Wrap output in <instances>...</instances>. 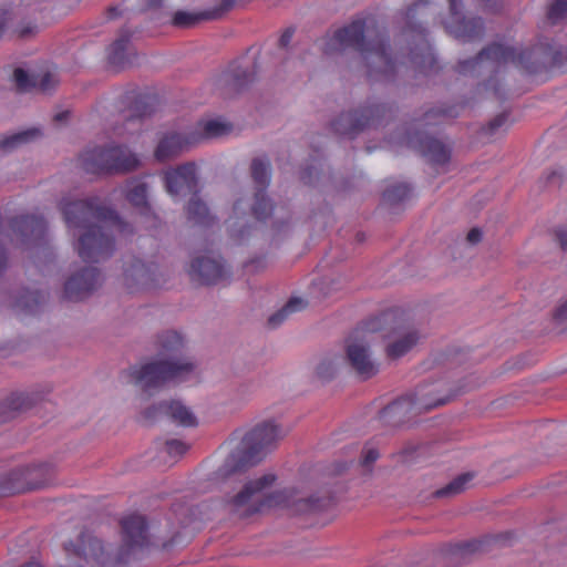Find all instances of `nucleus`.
I'll return each mask as SVG.
<instances>
[{"label":"nucleus","instance_id":"nucleus-1","mask_svg":"<svg viewBox=\"0 0 567 567\" xmlns=\"http://www.w3.org/2000/svg\"><path fill=\"white\" fill-rule=\"evenodd\" d=\"M68 228L78 237L74 247L85 262L104 260L114 249V235L131 233L128 224L113 212L99 205L96 198L71 200L65 197L60 203Z\"/></svg>","mask_w":567,"mask_h":567},{"label":"nucleus","instance_id":"nucleus-2","mask_svg":"<svg viewBox=\"0 0 567 567\" xmlns=\"http://www.w3.org/2000/svg\"><path fill=\"white\" fill-rule=\"evenodd\" d=\"M276 481L272 474H264L255 478L233 477L225 488L224 504L240 516H248L265 508L287 507L293 514H315L321 511L327 501L306 496L295 489L270 493Z\"/></svg>","mask_w":567,"mask_h":567},{"label":"nucleus","instance_id":"nucleus-3","mask_svg":"<svg viewBox=\"0 0 567 567\" xmlns=\"http://www.w3.org/2000/svg\"><path fill=\"white\" fill-rule=\"evenodd\" d=\"M185 342L176 331H167L159 337L158 357L127 372V382L151 393L171 381L186 378L194 371V362L184 355Z\"/></svg>","mask_w":567,"mask_h":567},{"label":"nucleus","instance_id":"nucleus-4","mask_svg":"<svg viewBox=\"0 0 567 567\" xmlns=\"http://www.w3.org/2000/svg\"><path fill=\"white\" fill-rule=\"evenodd\" d=\"M566 61L567 52L563 48L538 45L532 50L517 52L509 47L493 44L474 60L462 61L458 68L461 73H467L476 66L494 68L512 62L528 73H537L548 66H561Z\"/></svg>","mask_w":567,"mask_h":567},{"label":"nucleus","instance_id":"nucleus-5","mask_svg":"<svg viewBox=\"0 0 567 567\" xmlns=\"http://www.w3.org/2000/svg\"><path fill=\"white\" fill-rule=\"evenodd\" d=\"M348 48H354L360 53L370 78H388L395 69L386 52L384 40L377 38L365 41L364 23L360 20L338 30L328 41L324 50L327 53H332Z\"/></svg>","mask_w":567,"mask_h":567},{"label":"nucleus","instance_id":"nucleus-6","mask_svg":"<svg viewBox=\"0 0 567 567\" xmlns=\"http://www.w3.org/2000/svg\"><path fill=\"white\" fill-rule=\"evenodd\" d=\"M81 168L90 174L126 173L140 166V158L128 148L118 145L86 148L79 157Z\"/></svg>","mask_w":567,"mask_h":567},{"label":"nucleus","instance_id":"nucleus-7","mask_svg":"<svg viewBox=\"0 0 567 567\" xmlns=\"http://www.w3.org/2000/svg\"><path fill=\"white\" fill-rule=\"evenodd\" d=\"M286 434L287 431L272 420L258 423L243 439V457L250 463L259 461L264 453L276 446Z\"/></svg>","mask_w":567,"mask_h":567},{"label":"nucleus","instance_id":"nucleus-8","mask_svg":"<svg viewBox=\"0 0 567 567\" xmlns=\"http://www.w3.org/2000/svg\"><path fill=\"white\" fill-rule=\"evenodd\" d=\"M251 175L254 181L260 186L254 197L250 199H239L234 205V214L237 218L246 215L247 208L251 209L252 215L257 219H265L271 212V204L264 193V188L269 182V165L262 159H254L251 164Z\"/></svg>","mask_w":567,"mask_h":567},{"label":"nucleus","instance_id":"nucleus-9","mask_svg":"<svg viewBox=\"0 0 567 567\" xmlns=\"http://www.w3.org/2000/svg\"><path fill=\"white\" fill-rule=\"evenodd\" d=\"M156 276L157 267L154 264L134 258L124 267L123 281L131 292H135L155 287L158 281Z\"/></svg>","mask_w":567,"mask_h":567},{"label":"nucleus","instance_id":"nucleus-10","mask_svg":"<svg viewBox=\"0 0 567 567\" xmlns=\"http://www.w3.org/2000/svg\"><path fill=\"white\" fill-rule=\"evenodd\" d=\"M384 112V107L377 105L362 111L343 113L334 121L333 130L341 135H354L364 127L374 125Z\"/></svg>","mask_w":567,"mask_h":567},{"label":"nucleus","instance_id":"nucleus-11","mask_svg":"<svg viewBox=\"0 0 567 567\" xmlns=\"http://www.w3.org/2000/svg\"><path fill=\"white\" fill-rule=\"evenodd\" d=\"M227 269L220 258L203 256L195 258L189 267L193 280L205 285H215L227 278Z\"/></svg>","mask_w":567,"mask_h":567},{"label":"nucleus","instance_id":"nucleus-12","mask_svg":"<svg viewBox=\"0 0 567 567\" xmlns=\"http://www.w3.org/2000/svg\"><path fill=\"white\" fill-rule=\"evenodd\" d=\"M101 284V275L94 267H85L71 276L64 286V295L70 300H81Z\"/></svg>","mask_w":567,"mask_h":567},{"label":"nucleus","instance_id":"nucleus-13","mask_svg":"<svg viewBox=\"0 0 567 567\" xmlns=\"http://www.w3.org/2000/svg\"><path fill=\"white\" fill-rule=\"evenodd\" d=\"M449 2L451 21L446 23L447 31L462 41H471L480 38L483 34V23L481 19L465 20L457 10L461 0H449Z\"/></svg>","mask_w":567,"mask_h":567},{"label":"nucleus","instance_id":"nucleus-14","mask_svg":"<svg viewBox=\"0 0 567 567\" xmlns=\"http://www.w3.org/2000/svg\"><path fill=\"white\" fill-rule=\"evenodd\" d=\"M11 227L14 233L13 240L21 246L38 244L45 233L44 220L35 216L17 218L12 221Z\"/></svg>","mask_w":567,"mask_h":567},{"label":"nucleus","instance_id":"nucleus-15","mask_svg":"<svg viewBox=\"0 0 567 567\" xmlns=\"http://www.w3.org/2000/svg\"><path fill=\"white\" fill-rule=\"evenodd\" d=\"M167 192L173 196L193 193L196 188L195 165L186 164L165 175Z\"/></svg>","mask_w":567,"mask_h":567},{"label":"nucleus","instance_id":"nucleus-16","mask_svg":"<svg viewBox=\"0 0 567 567\" xmlns=\"http://www.w3.org/2000/svg\"><path fill=\"white\" fill-rule=\"evenodd\" d=\"M347 357L351 367L363 379L378 373L379 368L371 359L368 346L362 341H353L347 347Z\"/></svg>","mask_w":567,"mask_h":567},{"label":"nucleus","instance_id":"nucleus-17","mask_svg":"<svg viewBox=\"0 0 567 567\" xmlns=\"http://www.w3.org/2000/svg\"><path fill=\"white\" fill-rule=\"evenodd\" d=\"M421 340L420 332L413 327L396 328L386 346V354L399 359L410 352Z\"/></svg>","mask_w":567,"mask_h":567},{"label":"nucleus","instance_id":"nucleus-18","mask_svg":"<svg viewBox=\"0 0 567 567\" xmlns=\"http://www.w3.org/2000/svg\"><path fill=\"white\" fill-rule=\"evenodd\" d=\"M65 550L74 553L83 560V564H80L81 567H93L95 564H100L104 553L101 540L92 535H82L76 546L73 544L66 545Z\"/></svg>","mask_w":567,"mask_h":567},{"label":"nucleus","instance_id":"nucleus-19","mask_svg":"<svg viewBox=\"0 0 567 567\" xmlns=\"http://www.w3.org/2000/svg\"><path fill=\"white\" fill-rule=\"evenodd\" d=\"M124 539L130 548L141 546L145 542L146 522L141 515H131L122 520Z\"/></svg>","mask_w":567,"mask_h":567},{"label":"nucleus","instance_id":"nucleus-20","mask_svg":"<svg viewBox=\"0 0 567 567\" xmlns=\"http://www.w3.org/2000/svg\"><path fill=\"white\" fill-rule=\"evenodd\" d=\"M157 411L161 414L167 415L179 425L195 426L197 424L194 413L178 401L161 403Z\"/></svg>","mask_w":567,"mask_h":567},{"label":"nucleus","instance_id":"nucleus-21","mask_svg":"<svg viewBox=\"0 0 567 567\" xmlns=\"http://www.w3.org/2000/svg\"><path fill=\"white\" fill-rule=\"evenodd\" d=\"M186 146V141L179 134H172L159 142L155 156L158 161H166L179 154Z\"/></svg>","mask_w":567,"mask_h":567},{"label":"nucleus","instance_id":"nucleus-22","mask_svg":"<svg viewBox=\"0 0 567 567\" xmlns=\"http://www.w3.org/2000/svg\"><path fill=\"white\" fill-rule=\"evenodd\" d=\"M420 147L434 164L443 165L450 159V151L437 140L426 138L420 143Z\"/></svg>","mask_w":567,"mask_h":567},{"label":"nucleus","instance_id":"nucleus-23","mask_svg":"<svg viewBox=\"0 0 567 567\" xmlns=\"http://www.w3.org/2000/svg\"><path fill=\"white\" fill-rule=\"evenodd\" d=\"M187 217L189 221L195 225H209L213 218L209 215L208 208L202 199L194 194L189 199L187 206Z\"/></svg>","mask_w":567,"mask_h":567},{"label":"nucleus","instance_id":"nucleus-24","mask_svg":"<svg viewBox=\"0 0 567 567\" xmlns=\"http://www.w3.org/2000/svg\"><path fill=\"white\" fill-rule=\"evenodd\" d=\"M126 199L135 207L147 210V187L140 181H131L125 186Z\"/></svg>","mask_w":567,"mask_h":567},{"label":"nucleus","instance_id":"nucleus-25","mask_svg":"<svg viewBox=\"0 0 567 567\" xmlns=\"http://www.w3.org/2000/svg\"><path fill=\"white\" fill-rule=\"evenodd\" d=\"M39 135H40V131L37 128L14 133L10 136L2 138L0 142V147L3 151H12V150L19 147L20 145L32 141L33 138H35Z\"/></svg>","mask_w":567,"mask_h":567},{"label":"nucleus","instance_id":"nucleus-26","mask_svg":"<svg viewBox=\"0 0 567 567\" xmlns=\"http://www.w3.org/2000/svg\"><path fill=\"white\" fill-rule=\"evenodd\" d=\"M199 126L204 136L208 138L219 137L231 131V125L219 117L203 121Z\"/></svg>","mask_w":567,"mask_h":567},{"label":"nucleus","instance_id":"nucleus-27","mask_svg":"<svg viewBox=\"0 0 567 567\" xmlns=\"http://www.w3.org/2000/svg\"><path fill=\"white\" fill-rule=\"evenodd\" d=\"M473 475L470 473L462 474L450 482L445 487L436 492V496H454L457 495L471 486Z\"/></svg>","mask_w":567,"mask_h":567},{"label":"nucleus","instance_id":"nucleus-28","mask_svg":"<svg viewBox=\"0 0 567 567\" xmlns=\"http://www.w3.org/2000/svg\"><path fill=\"white\" fill-rule=\"evenodd\" d=\"M305 307L306 302L301 298H292L278 312L269 318V324L277 327L288 317V315L301 310Z\"/></svg>","mask_w":567,"mask_h":567},{"label":"nucleus","instance_id":"nucleus-29","mask_svg":"<svg viewBox=\"0 0 567 567\" xmlns=\"http://www.w3.org/2000/svg\"><path fill=\"white\" fill-rule=\"evenodd\" d=\"M7 404L11 411L21 412L30 409L34 404V399L29 393H13L8 398Z\"/></svg>","mask_w":567,"mask_h":567},{"label":"nucleus","instance_id":"nucleus-30","mask_svg":"<svg viewBox=\"0 0 567 567\" xmlns=\"http://www.w3.org/2000/svg\"><path fill=\"white\" fill-rule=\"evenodd\" d=\"M409 194L410 188L406 184H398L388 188L384 192L383 197L388 203L396 204L408 198Z\"/></svg>","mask_w":567,"mask_h":567},{"label":"nucleus","instance_id":"nucleus-31","mask_svg":"<svg viewBox=\"0 0 567 567\" xmlns=\"http://www.w3.org/2000/svg\"><path fill=\"white\" fill-rule=\"evenodd\" d=\"M205 18L204 13L196 14L187 11H177L173 17V23L177 27H190Z\"/></svg>","mask_w":567,"mask_h":567},{"label":"nucleus","instance_id":"nucleus-32","mask_svg":"<svg viewBox=\"0 0 567 567\" xmlns=\"http://www.w3.org/2000/svg\"><path fill=\"white\" fill-rule=\"evenodd\" d=\"M58 83V79L53 73L45 72L33 76V84L38 86L41 91L48 92L53 89Z\"/></svg>","mask_w":567,"mask_h":567},{"label":"nucleus","instance_id":"nucleus-33","mask_svg":"<svg viewBox=\"0 0 567 567\" xmlns=\"http://www.w3.org/2000/svg\"><path fill=\"white\" fill-rule=\"evenodd\" d=\"M548 18L554 22L567 19V0H557L550 8Z\"/></svg>","mask_w":567,"mask_h":567},{"label":"nucleus","instance_id":"nucleus-34","mask_svg":"<svg viewBox=\"0 0 567 567\" xmlns=\"http://www.w3.org/2000/svg\"><path fill=\"white\" fill-rule=\"evenodd\" d=\"M13 80L18 89L22 91H27L30 87L34 86L33 76L30 78L29 74L22 69H16L13 72Z\"/></svg>","mask_w":567,"mask_h":567},{"label":"nucleus","instance_id":"nucleus-35","mask_svg":"<svg viewBox=\"0 0 567 567\" xmlns=\"http://www.w3.org/2000/svg\"><path fill=\"white\" fill-rule=\"evenodd\" d=\"M427 395H429L427 392H423V391L420 392L413 403L419 409H426V410L442 405L445 403V400H442V399L432 400V399H429Z\"/></svg>","mask_w":567,"mask_h":567},{"label":"nucleus","instance_id":"nucleus-36","mask_svg":"<svg viewBox=\"0 0 567 567\" xmlns=\"http://www.w3.org/2000/svg\"><path fill=\"white\" fill-rule=\"evenodd\" d=\"M188 446L179 440H171L165 444L166 452L173 456H181L187 451Z\"/></svg>","mask_w":567,"mask_h":567},{"label":"nucleus","instance_id":"nucleus-37","mask_svg":"<svg viewBox=\"0 0 567 567\" xmlns=\"http://www.w3.org/2000/svg\"><path fill=\"white\" fill-rule=\"evenodd\" d=\"M379 458V452L372 446H365L362 451V464L370 466Z\"/></svg>","mask_w":567,"mask_h":567},{"label":"nucleus","instance_id":"nucleus-38","mask_svg":"<svg viewBox=\"0 0 567 567\" xmlns=\"http://www.w3.org/2000/svg\"><path fill=\"white\" fill-rule=\"evenodd\" d=\"M30 301L37 302L34 293L30 292L27 296H24L22 300L18 302V306L24 308L27 311H33V307L30 305Z\"/></svg>","mask_w":567,"mask_h":567},{"label":"nucleus","instance_id":"nucleus-39","mask_svg":"<svg viewBox=\"0 0 567 567\" xmlns=\"http://www.w3.org/2000/svg\"><path fill=\"white\" fill-rule=\"evenodd\" d=\"M507 121V115L506 114H499L498 116H496L492 122H491V130L492 131H495L497 130L498 127L503 126Z\"/></svg>","mask_w":567,"mask_h":567},{"label":"nucleus","instance_id":"nucleus-40","mask_svg":"<svg viewBox=\"0 0 567 567\" xmlns=\"http://www.w3.org/2000/svg\"><path fill=\"white\" fill-rule=\"evenodd\" d=\"M466 239L471 244H477L482 239V231L477 228H474L468 231Z\"/></svg>","mask_w":567,"mask_h":567},{"label":"nucleus","instance_id":"nucleus-41","mask_svg":"<svg viewBox=\"0 0 567 567\" xmlns=\"http://www.w3.org/2000/svg\"><path fill=\"white\" fill-rule=\"evenodd\" d=\"M556 317L560 320L567 319V298L558 306Z\"/></svg>","mask_w":567,"mask_h":567},{"label":"nucleus","instance_id":"nucleus-42","mask_svg":"<svg viewBox=\"0 0 567 567\" xmlns=\"http://www.w3.org/2000/svg\"><path fill=\"white\" fill-rule=\"evenodd\" d=\"M125 43H126V41L123 40V39H120V40L115 41L114 44H113L114 51L123 50L124 47H125Z\"/></svg>","mask_w":567,"mask_h":567},{"label":"nucleus","instance_id":"nucleus-43","mask_svg":"<svg viewBox=\"0 0 567 567\" xmlns=\"http://www.w3.org/2000/svg\"><path fill=\"white\" fill-rule=\"evenodd\" d=\"M291 39V33L289 31H287L286 33L282 34L281 39H280V43L282 45H287L289 43Z\"/></svg>","mask_w":567,"mask_h":567},{"label":"nucleus","instance_id":"nucleus-44","mask_svg":"<svg viewBox=\"0 0 567 567\" xmlns=\"http://www.w3.org/2000/svg\"><path fill=\"white\" fill-rule=\"evenodd\" d=\"M236 461V455L233 454L226 462L225 467H231Z\"/></svg>","mask_w":567,"mask_h":567},{"label":"nucleus","instance_id":"nucleus-45","mask_svg":"<svg viewBox=\"0 0 567 567\" xmlns=\"http://www.w3.org/2000/svg\"><path fill=\"white\" fill-rule=\"evenodd\" d=\"M559 239H560L561 247L566 248L567 247V234H561Z\"/></svg>","mask_w":567,"mask_h":567},{"label":"nucleus","instance_id":"nucleus-46","mask_svg":"<svg viewBox=\"0 0 567 567\" xmlns=\"http://www.w3.org/2000/svg\"><path fill=\"white\" fill-rule=\"evenodd\" d=\"M162 1L163 0H147V4L150 7H158V6H161Z\"/></svg>","mask_w":567,"mask_h":567},{"label":"nucleus","instance_id":"nucleus-47","mask_svg":"<svg viewBox=\"0 0 567 567\" xmlns=\"http://www.w3.org/2000/svg\"><path fill=\"white\" fill-rule=\"evenodd\" d=\"M404 143H406L409 146H415V142L410 136L404 138Z\"/></svg>","mask_w":567,"mask_h":567},{"label":"nucleus","instance_id":"nucleus-48","mask_svg":"<svg viewBox=\"0 0 567 567\" xmlns=\"http://www.w3.org/2000/svg\"><path fill=\"white\" fill-rule=\"evenodd\" d=\"M32 32V29H22L20 34L21 37H27L28 34H30Z\"/></svg>","mask_w":567,"mask_h":567},{"label":"nucleus","instance_id":"nucleus-49","mask_svg":"<svg viewBox=\"0 0 567 567\" xmlns=\"http://www.w3.org/2000/svg\"><path fill=\"white\" fill-rule=\"evenodd\" d=\"M24 567H41V566L39 564H37V563H31V564H28Z\"/></svg>","mask_w":567,"mask_h":567},{"label":"nucleus","instance_id":"nucleus-50","mask_svg":"<svg viewBox=\"0 0 567 567\" xmlns=\"http://www.w3.org/2000/svg\"><path fill=\"white\" fill-rule=\"evenodd\" d=\"M321 369H322V367H320V368L318 369V373L322 375V371H321Z\"/></svg>","mask_w":567,"mask_h":567},{"label":"nucleus","instance_id":"nucleus-51","mask_svg":"<svg viewBox=\"0 0 567 567\" xmlns=\"http://www.w3.org/2000/svg\"><path fill=\"white\" fill-rule=\"evenodd\" d=\"M557 176H556V173H553V176L550 177L551 179H555Z\"/></svg>","mask_w":567,"mask_h":567}]
</instances>
